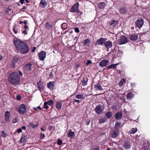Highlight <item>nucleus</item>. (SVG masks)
Wrapping results in <instances>:
<instances>
[{
  "mask_svg": "<svg viewBox=\"0 0 150 150\" xmlns=\"http://www.w3.org/2000/svg\"><path fill=\"white\" fill-rule=\"evenodd\" d=\"M13 42L15 47L21 54H26L29 52V47L25 42L16 37L13 38Z\"/></svg>",
  "mask_w": 150,
  "mask_h": 150,
  "instance_id": "nucleus-1",
  "label": "nucleus"
},
{
  "mask_svg": "<svg viewBox=\"0 0 150 150\" xmlns=\"http://www.w3.org/2000/svg\"><path fill=\"white\" fill-rule=\"evenodd\" d=\"M20 79L16 72L10 74V83L13 84H17L19 82Z\"/></svg>",
  "mask_w": 150,
  "mask_h": 150,
  "instance_id": "nucleus-2",
  "label": "nucleus"
},
{
  "mask_svg": "<svg viewBox=\"0 0 150 150\" xmlns=\"http://www.w3.org/2000/svg\"><path fill=\"white\" fill-rule=\"evenodd\" d=\"M17 109L19 113L21 115L24 114L27 112L25 105L23 104L20 105Z\"/></svg>",
  "mask_w": 150,
  "mask_h": 150,
  "instance_id": "nucleus-3",
  "label": "nucleus"
},
{
  "mask_svg": "<svg viewBox=\"0 0 150 150\" xmlns=\"http://www.w3.org/2000/svg\"><path fill=\"white\" fill-rule=\"evenodd\" d=\"M127 42V37L123 35L121 36L118 40V44L120 45L126 43Z\"/></svg>",
  "mask_w": 150,
  "mask_h": 150,
  "instance_id": "nucleus-4",
  "label": "nucleus"
},
{
  "mask_svg": "<svg viewBox=\"0 0 150 150\" xmlns=\"http://www.w3.org/2000/svg\"><path fill=\"white\" fill-rule=\"evenodd\" d=\"M33 67V64L31 63L26 64L24 66L23 70L25 72L28 73L31 71Z\"/></svg>",
  "mask_w": 150,
  "mask_h": 150,
  "instance_id": "nucleus-5",
  "label": "nucleus"
},
{
  "mask_svg": "<svg viewBox=\"0 0 150 150\" xmlns=\"http://www.w3.org/2000/svg\"><path fill=\"white\" fill-rule=\"evenodd\" d=\"M104 109V106L98 104L95 108V110L96 113L99 114L102 113Z\"/></svg>",
  "mask_w": 150,
  "mask_h": 150,
  "instance_id": "nucleus-6",
  "label": "nucleus"
},
{
  "mask_svg": "<svg viewBox=\"0 0 150 150\" xmlns=\"http://www.w3.org/2000/svg\"><path fill=\"white\" fill-rule=\"evenodd\" d=\"M120 133L119 129H113L111 132V137L113 138H116L119 135Z\"/></svg>",
  "mask_w": 150,
  "mask_h": 150,
  "instance_id": "nucleus-7",
  "label": "nucleus"
},
{
  "mask_svg": "<svg viewBox=\"0 0 150 150\" xmlns=\"http://www.w3.org/2000/svg\"><path fill=\"white\" fill-rule=\"evenodd\" d=\"M119 11L121 14L124 15L127 13L128 9L126 6H124L121 7L119 10Z\"/></svg>",
  "mask_w": 150,
  "mask_h": 150,
  "instance_id": "nucleus-8",
  "label": "nucleus"
},
{
  "mask_svg": "<svg viewBox=\"0 0 150 150\" xmlns=\"http://www.w3.org/2000/svg\"><path fill=\"white\" fill-rule=\"evenodd\" d=\"M144 23L143 20L142 19H138L136 21L135 24L136 26L139 28H142Z\"/></svg>",
  "mask_w": 150,
  "mask_h": 150,
  "instance_id": "nucleus-9",
  "label": "nucleus"
},
{
  "mask_svg": "<svg viewBox=\"0 0 150 150\" xmlns=\"http://www.w3.org/2000/svg\"><path fill=\"white\" fill-rule=\"evenodd\" d=\"M39 59L40 60H44L46 57V52L43 50L39 54Z\"/></svg>",
  "mask_w": 150,
  "mask_h": 150,
  "instance_id": "nucleus-10",
  "label": "nucleus"
},
{
  "mask_svg": "<svg viewBox=\"0 0 150 150\" xmlns=\"http://www.w3.org/2000/svg\"><path fill=\"white\" fill-rule=\"evenodd\" d=\"M79 6V3H76L71 7L70 10V11L71 12H76L77 9H78Z\"/></svg>",
  "mask_w": 150,
  "mask_h": 150,
  "instance_id": "nucleus-11",
  "label": "nucleus"
},
{
  "mask_svg": "<svg viewBox=\"0 0 150 150\" xmlns=\"http://www.w3.org/2000/svg\"><path fill=\"white\" fill-rule=\"evenodd\" d=\"M119 23V21L115 20L111 21L110 23V26L112 28H114L117 26Z\"/></svg>",
  "mask_w": 150,
  "mask_h": 150,
  "instance_id": "nucleus-12",
  "label": "nucleus"
},
{
  "mask_svg": "<svg viewBox=\"0 0 150 150\" xmlns=\"http://www.w3.org/2000/svg\"><path fill=\"white\" fill-rule=\"evenodd\" d=\"M109 64V61L108 60H103L99 63V66L102 67H106Z\"/></svg>",
  "mask_w": 150,
  "mask_h": 150,
  "instance_id": "nucleus-13",
  "label": "nucleus"
},
{
  "mask_svg": "<svg viewBox=\"0 0 150 150\" xmlns=\"http://www.w3.org/2000/svg\"><path fill=\"white\" fill-rule=\"evenodd\" d=\"M38 85V90L40 91L43 90L44 89L45 87L43 85V83L42 81L40 80L38 81L37 83Z\"/></svg>",
  "mask_w": 150,
  "mask_h": 150,
  "instance_id": "nucleus-14",
  "label": "nucleus"
},
{
  "mask_svg": "<svg viewBox=\"0 0 150 150\" xmlns=\"http://www.w3.org/2000/svg\"><path fill=\"white\" fill-rule=\"evenodd\" d=\"M18 64V59L16 57L14 58L12 62L11 65V67L12 68H15Z\"/></svg>",
  "mask_w": 150,
  "mask_h": 150,
  "instance_id": "nucleus-15",
  "label": "nucleus"
},
{
  "mask_svg": "<svg viewBox=\"0 0 150 150\" xmlns=\"http://www.w3.org/2000/svg\"><path fill=\"white\" fill-rule=\"evenodd\" d=\"M94 88L96 91H102L103 90L102 86V84L100 83H97L95 84Z\"/></svg>",
  "mask_w": 150,
  "mask_h": 150,
  "instance_id": "nucleus-16",
  "label": "nucleus"
},
{
  "mask_svg": "<svg viewBox=\"0 0 150 150\" xmlns=\"http://www.w3.org/2000/svg\"><path fill=\"white\" fill-rule=\"evenodd\" d=\"M123 146L125 149L128 150L130 149L131 147L130 142L128 141L124 142Z\"/></svg>",
  "mask_w": 150,
  "mask_h": 150,
  "instance_id": "nucleus-17",
  "label": "nucleus"
},
{
  "mask_svg": "<svg viewBox=\"0 0 150 150\" xmlns=\"http://www.w3.org/2000/svg\"><path fill=\"white\" fill-rule=\"evenodd\" d=\"M104 45L105 46L107 49L111 48L112 45V42L110 40L107 41H105L104 44Z\"/></svg>",
  "mask_w": 150,
  "mask_h": 150,
  "instance_id": "nucleus-18",
  "label": "nucleus"
},
{
  "mask_svg": "<svg viewBox=\"0 0 150 150\" xmlns=\"http://www.w3.org/2000/svg\"><path fill=\"white\" fill-rule=\"evenodd\" d=\"M106 39L101 38L96 41V44L98 45H104L105 42L106 41Z\"/></svg>",
  "mask_w": 150,
  "mask_h": 150,
  "instance_id": "nucleus-19",
  "label": "nucleus"
},
{
  "mask_svg": "<svg viewBox=\"0 0 150 150\" xmlns=\"http://www.w3.org/2000/svg\"><path fill=\"white\" fill-rule=\"evenodd\" d=\"M27 138V136L26 135L24 134H22L21 139L19 140V143L21 144L23 143L25 141Z\"/></svg>",
  "mask_w": 150,
  "mask_h": 150,
  "instance_id": "nucleus-20",
  "label": "nucleus"
},
{
  "mask_svg": "<svg viewBox=\"0 0 150 150\" xmlns=\"http://www.w3.org/2000/svg\"><path fill=\"white\" fill-rule=\"evenodd\" d=\"M122 116V112L121 111H118L116 113L115 117L116 119L119 120L121 119Z\"/></svg>",
  "mask_w": 150,
  "mask_h": 150,
  "instance_id": "nucleus-21",
  "label": "nucleus"
},
{
  "mask_svg": "<svg viewBox=\"0 0 150 150\" xmlns=\"http://www.w3.org/2000/svg\"><path fill=\"white\" fill-rule=\"evenodd\" d=\"M90 40L88 39H86L83 42V45L84 46L87 45L89 47L90 46Z\"/></svg>",
  "mask_w": 150,
  "mask_h": 150,
  "instance_id": "nucleus-22",
  "label": "nucleus"
},
{
  "mask_svg": "<svg viewBox=\"0 0 150 150\" xmlns=\"http://www.w3.org/2000/svg\"><path fill=\"white\" fill-rule=\"evenodd\" d=\"M88 79L87 77L83 78V80L81 82V85L82 86H85L87 84Z\"/></svg>",
  "mask_w": 150,
  "mask_h": 150,
  "instance_id": "nucleus-23",
  "label": "nucleus"
},
{
  "mask_svg": "<svg viewBox=\"0 0 150 150\" xmlns=\"http://www.w3.org/2000/svg\"><path fill=\"white\" fill-rule=\"evenodd\" d=\"M54 81H50L48 83L47 85V87L50 90H53V87L54 86Z\"/></svg>",
  "mask_w": 150,
  "mask_h": 150,
  "instance_id": "nucleus-24",
  "label": "nucleus"
},
{
  "mask_svg": "<svg viewBox=\"0 0 150 150\" xmlns=\"http://www.w3.org/2000/svg\"><path fill=\"white\" fill-rule=\"evenodd\" d=\"M138 38V35L137 34H132L129 37V39L131 40L135 41Z\"/></svg>",
  "mask_w": 150,
  "mask_h": 150,
  "instance_id": "nucleus-25",
  "label": "nucleus"
},
{
  "mask_svg": "<svg viewBox=\"0 0 150 150\" xmlns=\"http://www.w3.org/2000/svg\"><path fill=\"white\" fill-rule=\"evenodd\" d=\"M67 135L68 137H73L75 136V133L74 132H72L71 129H70Z\"/></svg>",
  "mask_w": 150,
  "mask_h": 150,
  "instance_id": "nucleus-26",
  "label": "nucleus"
},
{
  "mask_svg": "<svg viewBox=\"0 0 150 150\" xmlns=\"http://www.w3.org/2000/svg\"><path fill=\"white\" fill-rule=\"evenodd\" d=\"M105 116L107 119H110L112 116V113L111 112H108L105 114Z\"/></svg>",
  "mask_w": 150,
  "mask_h": 150,
  "instance_id": "nucleus-27",
  "label": "nucleus"
},
{
  "mask_svg": "<svg viewBox=\"0 0 150 150\" xmlns=\"http://www.w3.org/2000/svg\"><path fill=\"white\" fill-rule=\"evenodd\" d=\"M4 117L6 121L7 122H8L9 118V112L6 111L5 112Z\"/></svg>",
  "mask_w": 150,
  "mask_h": 150,
  "instance_id": "nucleus-28",
  "label": "nucleus"
},
{
  "mask_svg": "<svg viewBox=\"0 0 150 150\" xmlns=\"http://www.w3.org/2000/svg\"><path fill=\"white\" fill-rule=\"evenodd\" d=\"M46 28L48 30H52L53 28V25L51 24H49V22H47L45 25Z\"/></svg>",
  "mask_w": 150,
  "mask_h": 150,
  "instance_id": "nucleus-29",
  "label": "nucleus"
},
{
  "mask_svg": "<svg viewBox=\"0 0 150 150\" xmlns=\"http://www.w3.org/2000/svg\"><path fill=\"white\" fill-rule=\"evenodd\" d=\"M62 106V103L60 102H57L56 103V107L58 110L60 109Z\"/></svg>",
  "mask_w": 150,
  "mask_h": 150,
  "instance_id": "nucleus-30",
  "label": "nucleus"
},
{
  "mask_svg": "<svg viewBox=\"0 0 150 150\" xmlns=\"http://www.w3.org/2000/svg\"><path fill=\"white\" fill-rule=\"evenodd\" d=\"M126 80L124 78H121V79L119 83V85L120 87H122L123 86L124 83H125Z\"/></svg>",
  "mask_w": 150,
  "mask_h": 150,
  "instance_id": "nucleus-31",
  "label": "nucleus"
},
{
  "mask_svg": "<svg viewBox=\"0 0 150 150\" xmlns=\"http://www.w3.org/2000/svg\"><path fill=\"white\" fill-rule=\"evenodd\" d=\"M118 63L116 64H112L108 66L107 67V68L108 69H110L112 68H113V69H115L116 68V66L118 65Z\"/></svg>",
  "mask_w": 150,
  "mask_h": 150,
  "instance_id": "nucleus-32",
  "label": "nucleus"
},
{
  "mask_svg": "<svg viewBox=\"0 0 150 150\" xmlns=\"http://www.w3.org/2000/svg\"><path fill=\"white\" fill-rule=\"evenodd\" d=\"M98 5L99 7L100 8L103 9L104 8L105 4L104 2H100L98 4Z\"/></svg>",
  "mask_w": 150,
  "mask_h": 150,
  "instance_id": "nucleus-33",
  "label": "nucleus"
},
{
  "mask_svg": "<svg viewBox=\"0 0 150 150\" xmlns=\"http://www.w3.org/2000/svg\"><path fill=\"white\" fill-rule=\"evenodd\" d=\"M75 98L80 99H83L84 98V96L82 94H79L76 95Z\"/></svg>",
  "mask_w": 150,
  "mask_h": 150,
  "instance_id": "nucleus-34",
  "label": "nucleus"
},
{
  "mask_svg": "<svg viewBox=\"0 0 150 150\" xmlns=\"http://www.w3.org/2000/svg\"><path fill=\"white\" fill-rule=\"evenodd\" d=\"M40 4H42L43 7L45 8L47 6V4L45 0H41Z\"/></svg>",
  "mask_w": 150,
  "mask_h": 150,
  "instance_id": "nucleus-35",
  "label": "nucleus"
},
{
  "mask_svg": "<svg viewBox=\"0 0 150 150\" xmlns=\"http://www.w3.org/2000/svg\"><path fill=\"white\" fill-rule=\"evenodd\" d=\"M121 124L118 122H116L115 123V126L114 127L115 129H119L120 127Z\"/></svg>",
  "mask_w": 150,
  "mask_h": 150,
  "instance_id": "nucleus-36",
  "label": "nucleus"
},
{
  "mask_svg": "<svg viewBox=\"0 0 150 150\" xmlns=\"http://www.w3.org/2000/svg\"><path fill=\"white\" fill-rule=\"evenodd\" d=\"M134 96V95L132 93H129L127 96V98L128 99H131Z\"/></svg>",
  "mask_w": 150,
  "mask_h": 150,
  "instance_id": "nucleus-37",
  "label": "nucleus"
},
{
  "mask_svg": "<svg viewBox=\"0 0 150 150\" xmlns=\"http://www.w3.org/2000/svg\"><path fill=\"white\" fill-rule=\"evenodd\" d=\"M67 25L65 23H63L61 25V28L63 30H65L67 28Z\"/></svg>",
  "mask_w": 150,
  "mask_h": 150,
  "instance_id": "nucleus-38",
  "label": "nucleus"
},
{
  "mask_svg": "<svg viewBox=\"0 0 150 150\" xmlns=\"http://www.w3.org/2000/svg\"><path fill=\"white\" fill-rule=\"evenodd\" d=\"M30 126H31L32 128H34L37 127L38 124H37L36 125L34 124L33 122H31L29 123Z\"/></svg>",
  "mask_w": 150,
  "mask_h": 150,
  "instance_id": "nucleus-39",
  "label": "nucleus"
},
{
  "mask_svg": "<svg viewBox=\"0 0 150 150\" xmlns=\"http://www.w3.org/2000/svg\"><path fill=\"white\" fill-rule=\"evenodd\" d=\"M47 103V104L50 106H52V105L54 103V101L52 100H49L46 102Z\"/></svg>",
  "mask_w": 150,
  "mask_h": 150,
  "instance_id": "nucleus-40",
  "label": "nucleus"
},
{
  "mask_svg": "<svg viewBox=\"0 0 150 150\" xmlns=\"http://www.w3.org/2000/svg\"><path fill=\"white\" fill-rule=\"evenodd\" d=\"M17 30L18 29L17 28V26L16 25H15L13 28V31L14 33L15 34H17Z\"/></svg>",
  "mask_w": 150,
  "mask_h": 150,
  "instance_id": "nucleus-41",
  "label": "nucleus"
},
{
  "mask_svg": "<svg viewBox=\"0 0 150 150\" xmlns=\"http://www.w3.org/2000/svg\"><path fill=\"white\" fill-rule=\"evenodd\" d=\"M105 120H106L105 119H100L99 120L98 123L99 124H102V123H104L105 122Z\"/></svg>",
  "mask_w": 150,
  "mask_h": 150,
  "instance_id": "nucleus-42",
  "label": "nucleus"
},
{
  "mask_svg": "<svg viewBox=\"0 0 150 150\" xmlns=\"http://www.w3.org/2000/svg\"><path fill=\"white\" fill-rule=\"evenodd\" d=\"M43 108L46 109H49V107L47 102H45L44 103Z\"/></svg>",
  "mask_w": 150,
  "mask_h": 150,
  "instance_id": "nucleus-43",
  "label": "nucleus"
},
{
  "mask_svg": "<svg viewBox=\"0 0 150 150\" xmlns=\"http://www.w3.org/2000/svg\"><path fill=\"white\" fill-rule=\"evenodd\" d=\"M62 143V141L60 139H58L57 140V144L58 145H61Z\"/></svg>",
  "mask_w": 150,
  "mask_h": 150,
  "instance_id": "nucleus-44",
  "label": "nucleus"
},
{
  "mask_svg": "<svg viewBox=\"0 0 150 150\" xmlns=\"http://www.w3.org/2000/svg\"><path fill=\"white\" fill-rule=\"evenodd\" d=\"M80 102L81 101L78 100L74 99V101H72V103L74 105L75 104V102H77L78 104H79Z\"/></svg>",
  "mask_w": 150,
  "mask_h": 150,
  "instance_id": "nucleus-45",
  "label": "nucleus"
},
{
  "mask_svg": "<svg viewBox=\"0 0 150 150\" xmlns=\"http://www.w3.org/2000/svg\"><path fill=\"white\" fill-rule=\"evenodd\" d=\"M45 135L44 133H41L40 135V139H43L45 138Z\"/></svg>",
  "mask_w": 150,
  "mask_h": 150,
  "instance_id": "nucleus-46",
  "label": "nucleus"
},
{
  "mask_svg": "<svg viewBox=\"0 0 150 150\" xmlns=\"http://www.w3.org/2000/svg\"><path fill=\"white\" fill-rule=\"evenodd\" d=\"M18 120L17 117H16L14 119H13L12 121V123H15L18 122Z\"/></svg>",
  "mask_w": 150,
  "mask_h": 150,
  "instance_id": "nucleus-47",
  "label": "nucleus"
},
{
  "mask_svg": "<svg viewBox=\"0 0 150 150\" xmlns=\"http://www.w3.org/2000/svg\"><path fill=\"white\" fill-rule=\"evenodd\" d=\"M137 131V129L136 128H133L132 130V134H134Z\"/></svg>",
  "mask_w": 150,
  "mask_h": 150,
  "instance_id": "nucleus-48",
  "label": "nucleus"
},
{
  "mask_svg": "<svg viewBox=\"0 0 150 150\" xmlns=\"http://www.w3.org/2000/svg\"><path fill=\"white\" fill-rule=\"evenodd\" d=\"M38 109H39L40 110H42V108L40 106H38L37 108L34 107L33 108V110H36Z\"/></svg>",
  "mask_w": 150,
  "mask_h": 150,
  "instance_id": "nucleus-49",
  "label": "nucleus"
},
{
  "mask_svg": "<svg viewBox=\"0 0 150 150\" xmlns=\"http://www.w3.org/2000/svg\"><path fill=\"white\" fill-rule=\"evenodd\" d=\"M53 128V126L52 125L49 126H48V129L50 131H52V129Z\"/></svg>",
  "mask_w": 150,
  "mask_h": 150,
  "instance_id": "nucleus-50",
  "label": "nucleus"
},
{
  "mask_svg": "<svg viewBox=\"0 0 150 150\" xmlns=\"http://www.w3.org/2000/svg\"><path fill=\"white\" fill-rule=\"evenodd\" d=\"M16 99L18 100H20L21 99V97L20 95H18L16 96Z\"/></svg>",
  "mask_w": 150,
  "mask_h": 150,
  "instance_id": "nucleus-51",
  "label": "nucleus"
},
{
  "mask_svg": "<svg viewBox=\"0 0 150 150\" xmlns=\"http://www.w3.org/2000/svg\"><path fill=\"white\" fill-rule=\"evenodd\" d=\"M92 63V62L91 60H88L87 61V62L86 63V65H88L89 64H91Z\"/></svg>",
  "mask_w": 150,
  "mask_h": 150,
  "instance_id": "nucleus-52",
  "label": "nucleus"
},
{
  "mask_svg": "<svg viewBox=\"0 0 150 150\" xmlns=\"http://www.w3.org/2000/svg\"><path fill=\"white\" fill-rule=\"evenodd\" d=\"M74 30L75 32H76V33H78L79 32V29L77 27L75 28L74 29Z\"/></svg>",
  "mask_w": 150,
  "mask_h": 150,
  "instance_id": "nucleus-53",
  "label": "nucleus"
},
{
  "mask_svg": "<svg viewBox=\"0 0 150 150\" xmlns=\"http://www.w3.org/2000/svg\"><path fill=\"white\" fill-rule=\"evenodd\" d=\"M9 10V8L8 7L5 11V13L6 14H8V11Z\"/></svg>",
  "mask_w": 150,
  "mask_h": 150,
  "instance_id": "nucleus-54",
  "label": "nucleus"
},
{
  "mask_svg": "<svg viewBox=\"0 0 150 150\" xmlns=\"http://www.w3.org/2000/svg\"><path fill=\"white\" fill-rule=\"evenodd\" d=\"M1 133L3 135V136L4 137H5L6 136V134L3 131H1Z\"/></svg>",
  "mask_w": 150,
  "mask_h": 150,
  "instance_id": "nucleus-55",
  "label": "nucleus"
},
{
  "mask_svg": "<svg viewBox=\"0 0 150 150\" xmlns=\"http://www.w3.org/2000/svg\"><path fill=\"white\" fill-rule=\"evenodd\" d=\"M53 72L51 71L49 77L50 78H53Z\"/></svg>",
  "mask_w": 150,
  "mask_h": 150,
  "instance_id": "nucleus-56",
  "label": "nucleus"
},
{
  "mask_svg": "<svg viewBox=\"0 0 150 150\" xmlns=\"http://www.w3.org/2000/svg\"><path fill=\"white\" fill-rule=\"evenodd\" d=\"M22 131V129L21 128H19L17 129V132H18V133H20V132H21Z\"/></svg>",
  "mask_w": 150,
  "mask_h": 150,
  "instance_id": "nucleus-57",
  "label": "nucleus"
},
{
  "mask_svg": "<svg viewBox=\"0 0 150 150\" xmlns=\"http://www.w3.org/2000/svg\"><path fill=\"white\" fill-rule=\"evenodd\" d=\"M19 75L21 76H22L23 75V74L22 72H21L20 71H18Z\"/></svg>",
  "mask_w": 150,
  "mask_h": 150,
  "instance_id": "nucleus-58",
  "label": "nucleus"
},
{
  "mask_svg": "<svg viewBox=\"0 0 150 150\" xmlns=\"http://www.w3.org/2000/svg\"><path fill=\"white\" fill-rule=\"evenodd\" d=\"M76 12L78 13H80V15H81L82 13L81 11L78 9H77Z\"/></svg>",
  "mask_w": 150,
  "mask_h": 150,
  "instance_id": "nucleus-59",
  "label": "nucleus"
},
{
  "mask_svg": "<svg viewBox=\"0 0 150 150\" xmlns=\"http://www.w3.org/2000/svg\"><path fill=\"white\" fill-rule=\"evenodd\" d=\"M90 121H87L86 122V125L87 126L90 123Z\"/></svg>",
  "mask_w": 150,
  "mask_h": 150,
  "instance_id": "nucleus-60",
  "label": "nucleus"
},
{
  "mask_svg": "<svg viewBox=\"0 0 150 150\" xmlns=\"http://www.w3.org/2000/svg\"><path fill=\"white\" fill-rule=\"evenodd\" d=\"M22 32L24 35H26L27 34V32L25 30L23 31Z\"/></svg>",
  "mask_w": 150,
  "mask_h": 150,
  "instance_id": "nucleus-61",
  "label": "nucleus"
},
{
  "mask_svg": "<svg viewBox=\"0 0 150 150\" xmlns=\"http://www.w3.org/2000/svg\"><path fill=\"white\" fill-rule=\"evenodd\" d=\"M92 150H100V149L99 148L97 147H96L93 148Z\"/></svg>",
  "mask_w": 150,
  "mask_h": 150,
  "instance_id": "nucleus-62",
  "label": "nucleus"
},
{
  "mask_svg": "<svg viewBox=\"0 0 150 150\" xmlns=\"http://www.w3.org/2000/svg\"><path fill=\"white\" fill-rule=\"evenodd\" d=\"M22 129H24V130H25L26 129V127L25 126H22L21 127V128Z\"/></svg>",
  "mask_w": 150,
  "mask_h": 150,
  "instance_id": "nucleus-63",
  "label": "nucleus"
},
{
  "mask_svg": "<svg viewBox=\"0 0 150 150\" xmlns=\"http://www.w3.org/2000/svg\"><path fill=\"white\" fill-rule=\"evenodd\" d=\"M23 27L25 29H27L28 28V27L27 25H25L23 26Z\"/></svg>",
  "mask_w": 150,
  "mask_h": 150,
  "instance_id": "nucleus-64",
  "label": "nucleus"
}]
</instances>
